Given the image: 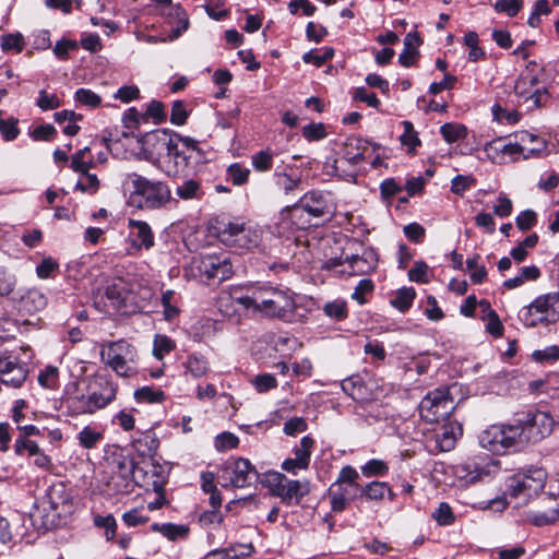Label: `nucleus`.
<instances>
[{
    "label": "nucleus",
    "mask_w": 559,
    "mask_h": 559,
    "mask_svg": "<svg viewBox=\"0 0 559 559\" xmlns=\"http://www.w3.org/2000/svg\"><path fill=\"white\" fill-rule=\"evenodd\" d=\"M334 50L332 48H325L322 53L316 50H310L302 56V60L306 63H312L317 67L323 66L326 61L332 59Z\"/></svg>",
    "instance_id": "56"
},
{
    "label": "nucleus",
    "mask_w": 559,
    "mask_h": 559,
    "mask_svg": "<svg viewBox=\"0 0 559 559\" xmlns=\"http://www.w3.org/2000/svg\"><path fill=\"white\" fill-rule=\"evenodd\" d=\"M28 373L27 365L21 361L14 352H3L0 355V381L7 386L17 389L25 382Z\"/></svg>",
    "instance_id": "14"
},
{
    "label": "nucleus",
    "mask_w": 559,
    "mask_h": 559,
    "mask_svg": "<svg viewBox=\"0 0 559 559\" xmlns=\"http://www.w3.org/2000/svg\"><path fill=\"white\" fill-rule=\"evenodd\" d=\"M462 433L459 425L443 426L441 431L436 435V441L441 451H450L454 448L457 436Z\"/></svg>",
    "instance_id": "30"
},
{
    "label": "nucleus",
    "mask_w": 559,
    "mask_h": 559,
    "mask_svg": "<svg viewBox=\"0 0 559 559\" xmlns=\"http://www.w3.org/2000/svg\"><path fill=\"white\" fill-rule=\"evenodd\" d=\"M358 478V473L352 466H345L341 469L337 483L342 488H347L349 491L353 488H358L356 480Z\"/></svg>",
    "instance_id": "55"
},
{
    "label": "nucleus",
    "mask_w": 559,
    "mask_h": 559,
    "mask_svg": "<svg viewBox=\"0 0 559 559\" xmlns=\"http://www.w3.org/2000/svg\"><path fill=\"white\" fill-rule=\"evenodd\" d=\"M261 230L248 223L229 222L219 229L218 236L226 246L236 249L251 250L261 241Z\"/></svg>",
    "instance_id": "11"
},
{
    "label": "nucleus",
    "mask_w": 559,
    "mask_h": 559,
    "mask_svg": "<svg viewBox=\"0 0 559 559\" xmlns=\"http://www.w3.org/2000/svg\"><path fill=\"white\" fill-rule=\"evenodd\" d=\"M138 352L126 340L102 344L100 359L119 377L129 378L138 373Z\"/></svg>",
    "instance_id": "3"
},
{
    "label": "nucleus",
    "mask_w": 559,
    "mask_h": 559,
    "mask_svg": "<svg viewBox=\"0 0 559 559\" xmlns=\"http://www.w3.org/2000/svg\"><path fill=\"white\" fill-rule=\"evenodd\" d=\"M104 438L103 432L97 430L94 427L85 426L79 433L78 440L81 447L84 449H93Z\"/></svg>",
    "instance_id": "38"
},
{
    "label": "nucleus",
    "mask_w": 559,
    "mask_h": 559,
    "mask_svg": "<svg viewBox=\"0 0 559 559\" xmlns=\"http://www.w3.org/2000/svg\"><path fill=\"white\" fill-rule=\"evenodd\" d=\"M1 49L4 52H21L24 49V38L21 33L7 34L1 37Z\"/></svg>",
    "instance_id": "46"
},
{
    "label": "nucleus",
    "mask_w": 559,
    "mask_h": 559,
    "mask_svg": "<svg viewBox=\"0 0 559 559\" xmlns=\"http://www.w3.org/2000/svg\"><path fill=\"white\" fill-rule=\"evenodd\" d=\"M498 437L502 454L508 450H520L525 445L520 421L514 425H498Z\"/></svg>",
    "instance_id": "21"
},
{
    "label": "nucleus",
    "mask_w": 559,
    "mask_h": 559,
    "mask_svg": "<svg viewBox=\"0 0 559 559\" xmlns=\"http://www.w3.org/2000/svg\"><path fill=\"white\" fill-rule=\"evenodd\" d=\"M121 190L130 206L155 211L165 209L173 200L167 182L152 180L136 173L126 174L121 181Z\"/></svg>",
    "instance_id": "2"
},
{
    "label": "nucleus",
    "mask_w": 559,
    "mask_h": 559,
    "mask_svg": "<svg viewBox=\"0 0 559 559\" xmlns=\"http://www.w3.org/2000/svg\"><path fill=\"white\" fill-rule=\"evenodd\" d=\"M304 213L312 217H322L330 213V206L326 198L322 192L309 191L298 203L292 207L285 209L281 215L284 219L289 218L298 228H305L309 222L298 223L296 219L300 218Z\"/></svg>",
    "instance_id": "12"
},
{
    "label": "nucleus",
    "mask_w": 559,
    "mask_h": 559,
    "mask_svg": "<svg viewBox=\"0 0 559 559\" xmlns=\"http://www.w3.org/2000/svg\"><path fill=\"white\" fill-rule=\"evenodd\" d=\"M176 194L181 200H193V199H201L203 195L201 185L199 181L194 179H188L185 180L181 185L177 186L176 188Z\"/></svg>",
    "instance_id": "36"
},
{
    "label": "nucleus",
    "mask_w": 559,
    "mask_h": 559,
    "mask_svg": "<svg viewBox=\"0 0 559 559\" xmlns=\"http://www.w3.org/2000/svg\"><path fill=\"white\" fill-rule=\"evenodd\" d=\"M352 273L356 275L368 274L377 267L378 254L372 248H367L361 254H353L347 258Z\"/></svg>",
    "instance_id": "24"
},
{
    "label": "nucleus",
    "mask_w": 559,
    "mask_h": 559,
    "mask_svg": "<svg viewBox=\"0 0 559 559\" xmlns=\"http://www.w3.org/2000/svg\"><path fill=\"white\" fill-rule=\"evenodd\" d=\"M38 383L45 389H56L59 383V370L55 366H46L38 374Z\"/></svg>",
    "instance_id": "45"
},
{
    "label": "nucleus",
    "mask_w": 559,
    "mask_h": 559,
    "mask_svg": "<svg viewBox=\"0 0 559 559\" xmlns=\"http://www.w3.org/2000/svg\"><path fill=\"white\" fill-rule=\"evenodd\" d=\"M386 491H389V485L383 481H371L361 488V496H365L370 501L382 500Z\"/></svg>",
    "instance_id": "42"
},
{
    "label": "nucleus",
    "mask_w": 559,
    "mask_h": 559,
    "mask_svg": "<svg viewBox=\"0 0 559 559\" xmlns=\"http://www.w3.org/2000/svg\"><path fill=\"white\" fill-rule=\"evenodd\" d=\"M176 347L175 342L167 335L156 334L153 342V355L156 359L163 360Z\"/></svg>",
    "instance_id": "41"
},
{
    "label": "nucleus",
    "mask_w": 559,
    "mask_h": 559,
    "mask_svg": "<svg viewBox=\"0 0 559 559\" xmlns=\"http://www.w3.org/2000/svg\"><path fill=\"white\" fill-rule=\"evenodd\" d=\"M75 100L90 108H96L102 103L100 96L88 88H79L75 92Z\"/></svg>",
    "instance_id": "53"
},
{
    "label": "nucleus",
    "mask_w": 559,
    "mask_h": 559,
    "mask_svg": "<svg viewBox=\"0 0 559 559\" xmlns=\"http://www.w3.org/2000/svg\"><path fill=\"white\" fill-rule=\"evenodd\" d=\"M64 404L69 414L73 416L94 414L88 394L86 395L80 392L78 383H73L72 386L67 390Z\"/></svg>",
    "instance_id": "20"
},
{
    "label": "nucleus",
    "mask_w": 559,
    "mask_h": 559,
    "mask_svg": "<svg viewBox=\"0 0 559 559\" xmlns=\"http://www.w3.org/2000/svg\"><path fill=\"white\" fill-rule=\"evenodd\" d=\"M551 506L546 511H530L527 514L528 521L535 526H545L555 523L559 520V507L552 497L546 498Z\"/></svg>",
    "instance_id": "28"
},
{
    "label": "nucleus",
    "mask_w": 559,
    "mask_h": 559,
    "mask_svg": "<svg viewBox=\"0 0 559 559\" xmlns=\"http://www.w3.org/2000/svg\"><path fill=\"white\" fill-rule=\"evenodd\" d=\"M17 122V119L12 117L8 119L0 118V133L5 141H13L20 134Z\"/></svg>",
    "instance_id": "54"
},
{
    "label": "nucleus",
    "mask_w": 559,
    "mask_h": 559,
    "mask_svg": "<svg viewBox=\"0 0 559 559\" xmlns=\"http://www.w3.org/2000/svg\"><path fill=\"white\" fill-rule=\"evenodd\" d=\"M128 228L130 230V237L133 238L132 245L134 248L138 250H150L154 247V234L146 222L129 218Z\"/></svg>",
    "instance_id": "18"
},
{
    "label": "nucleus",
    "mask_w": 559,
    "mask_h": 559,
    "mask_svg": "<svg viewBox=\"0 0 559 559\" xmlns=\"http://www.w3.org/2000/svg\"><path fill=\"white\" fill-rule=\"evenodd\" d=\"M17 304L20 311L34 313L47 306V297L38 288H28L21 294Z\"/></svg>",
    "instance_id": "25"
},
{
    "label": "nucleus",
    "mask_w": 559,
    "mask_h": 559,
    "mask_svg": "<svg viewBox=\"0 0 559 559\" xmlns=\"http://www.w3.org/2000/svg\"><path fill=\"white\" fill-rule=\"evenodd\" d=\"M148 520L147 515L142 514V508H134L122 514V521L129 527L145 524Z\"/></svg>",
    "instance_id": "62"
},
{
    "label": "nucleus",
    "mask_w": 559,
    "mask_h": 559,
    "mask_svg": "<svg viewBox=\"0 0 559 559\" xmlns=\"http://www.w3.org/2000/svg\"><path fill=\"white\" fill-rule=\"evenodd\" d=\"M198 270L201 275L207 280H217L223 282L233 274V266L226 257L204 255L198 263Z\"/></svg>",
    "instance_id": "16"
},
{
    "label": "nucleus",
    "mask_w": 559,
    "mask_h": 559,
    "mask_svg": "<svg viewBox=\"0 0 559 559\" xmlns=\"http://www.w3.org/2000/svg\"><path fill=\"white\" fill-rule=\"evenodd\" d=\"M239 444V438L231 432H223L215 438V448L217 451L236 449Z\"/></svg>",
    "instance_id": "61"
},
{
    "label": "nucleus",
    "mask_w": 559,
    "mask_h": 559,
    "mask_svg": "<svg viewBox=\"0 0 559 559\" xmlns=\"http://www.w3.org/2000/svg\"><path fill=\"white\" fill-rule=\"evenodd\" d=\"M151 530L153 532L160 533L169 540H177L178 538H183L188 535L189 532V528L187 526L174 523H153L151 525Z\"/></svg>",
    "instance_id": "32"
},
{
    "label": "nucleus",
    "mask_w": 559,
    "mask_h": 559,
    "mask_svg": "<svg viewBox=\"0 0 559 559\" xmlns=\"http://www.w3.org/2000/svg\"><path fill=\"white\" fill-rule=\"evenodd\" d=\"M412 40L413 36L408 33L404 38V50L399 56V62L406 68L413 66L418 56V51L413 47Z\"/></svg>",
    "instance_id": "47"
},
{
    "label": "nucleus",
    "mask_w": 559,
    "mask_h": 559,
    "mask_svg": "<svg viewBox=\"0 0 559 559\" xmlns=\"http://www.w3.org/2000/svg\"><path fill=\"white\" fill-rule=\"evenodd\" d=\"M273 152L270 150H262L252 155V166L257 171H269L273 166Z\"/></svg>",
    "instance_id": "44"
},
{
    "label": "nucleus",
    "mask_w": 559,
    "mask_h": 559,
    "mask_svg": "<svg viewBox=\"0 0 559 559\" xmlns=\"http://www.w3.org/2000/svg\"><path fill=\"white\" fill-rule=\"evenodd\" d=\"M81 174L84 176L85 181H78L75 185V189L90 194L96 193L99 189V180L97 176L94 174H90L88 170H86V173Z\"/></svg>",
    "instance_id": "58"
},
{
    "label": "nucleus",
    "mask_w": 559,
    "mask_h": 559,
    "mask_svg": "<svg viewBox=\"0 0 559 559\" xmlns=\"http://www.w3.org/2000/svg\"><path fill=\"white\" fill-rule=\"evenodd\" d=\"M186 373L194 379L205 377L211 371L209 359L200 353H191L183 362Z\"/></svg>",
    "instance_id": "27"
},
{
    "label": "nucleus",
    "mask_w": 559,
    "mask_h": 559,
    "mask_svg": "<svg viewBox=\"0 0 559 559\" xmlns=\"http://www.w3.org/2000/svg\"><path fill=\"white\" fill-rule=\"evenodd\" d=\"M249 175L250 170L238 163H234L227 168V176L235 186L245 185L249 179Z\"/></svg>",
    "instance_id": "48"
},
{
    "label": "nucleus",
    "mask_w": 559,
    "mask_h": 559,
    "mask_svg": "<svg viewBox=\"0 0 559 559\" xmlns=\"http://www.w3.org/2000/svg\"><path fill=\"white\" fill-rule=\"evenodd\" d=\"M47 502L51 511L58 516L71 511V496L62 483L53 484L47 491Z\"/></svg>",
    "instance_id": "19"
},
{
    "label": "nucleus",
    "mask_w": 559,
    "mask_h": 559,
    "mask_svg": "<svg viewBox=\"0 0 559 559\" xmlns=\"http://www.w3.org/2000/svg\"><path fill=\"white\" fill-rule=\"evenodd\" d=\"M342 390L357 402H364L368 399L367 386L359 376H352L341 383Z\"/></svg>",
    "instance_id": "29"
},
{
    "label": "nucleus",
    "mask_w": 559,
    "mask_h": 559,
    "mask_svg": "<svg viewBox=\"0 0 559 559\" xmlns=\"http://www.w3.org/2000/svg\"><path fill=\"white\" fill-rule=\"evenodd\" d=\"M389 471L385 462L381 460H370L362 467L361 472L365 476H384Z\"/></svg>",
    "instance_id": "59"
},
{
    "label": "nucleus",
    "mask_w": 559,
    "mask_h": 559,
    "mask_svg": "<svg viewBox=\"0 0 559 559\" xmlns=\"http://www.w3.org/2000/svg\"><path fill=\"white\" fill-rule=\"evenodd\" d=\"M520 425L523 435L522 439L526 445L528 443H538L550 436L556 421L549 413L537 411L528 414L526 420L520 421Z\"/></svg>",
    "instance_id": "13"
},
{
    "label": "nucleus",
    "mask_w": 559,
    "mask_h": 559,
    "mask_svg": "<svg viewBox=\"0 0 559 559\" xmlns=\"http://www.w3.org/2000/svg\"><path fill=\"white\" fill-rule=\"evenodd\" d=\"M532 357L538 362L556 361L559 359V347L552 345L545 349L534 350Z\"/></svg>",
    "instance_id": "64"
},
{
    "label": "nucleus",
    "mask_w": 559,
    "mask_h": 559,
    "mask_svg": "<svg viewBox=\"0 0 559 559\" xmlns=\"http://www.w3.org/2000/svg\"><path fill=\"white\" fill-rule=\"evenodd\" d=\"M542 72L543 68L536 61H530L514 84L515 95L530 104L528 109L539 108L548 98L546 88H535Z\"/></svg>",
    "instance_id": "8"
},
{
    "label": "nucleus",
    "mask_w": 559,
    "mask_h": 559,
    "mask_svg": "<svg viewBox=\"0 0 559 559\" xmlns=\"http://www.w3.org/2000/svg\"><path fill=\"white\" fill-rule=\"evenodd\" d=\"M180 135L168 130H156L146 133L139 143L141 144L140 158L160 167L165 157L169 156L174 143L179 142Z\"/></svg>",
    "instance_id": "9"
},
{
    "label": "nucleus",
    "mask_w": 559,
    "mask_h": 559,
    "mask_svg": "<svg viewBox=\"0 0 559 559\" xmlns=\"http://www.w3.org/2000/svg\"><path fill=\"white\" fill-rule=\"evenodd\" d=\"M117 390L118 386L112 381L103 380L99 382V390L88 394L93 412L95 413L110 404L116 399Z\"/></svg>",
    "instance_id": "23"
},
{
    "label": "nucleus",
    "mask_w": 559,
    "mask_h": 559,
    "mask_svg": "<svg viewBox=\"0 0 559 559\" xmlns=\"http://www.w3.org/2000/svg\"><path fill=\"white\" fill-rule=\"evenodd\" d=\"M275 177H277V185L286 194L298 189L301 183V179L299 177L294 178L286 173L276 171Z\"/></svg>",
    "instance_id": "63"
},
{
    "label": "nucleus",
    "mask_w": 559,
    "mask_h": 559,
    "mask_svg": "<svg viewBox=\"0 0 559 559\" xmlns=\"http://www.w3.org/2000/svg\"><path fill=\"white\" fill-rule=\"evenodd\" d=\"M415 297L416 292L413 287H403L396 292L390 304L401 312H405L412 307Z\"/></svg>",
    "instance_id": "35"
},
{
    "label": "nucleus",
    "mask_w": 559,
    "mask_h": 559,
    "mask_svg": "<svg viewBox=\"0 0 559 559\" xmlns=\"http://www.w3.org/2000/svg\"><path fill=\"white\" fill-rule=\"evenodd\" d=\"M264 485L269 488L272 496L280 498L286 506H298L311 490L308 479H289L280 472L267 473Z\"/></svg>",
    "instance_id": "6"
},
{
    "label": "nucleus",
    "mask_w": 559,
    "mask_h": 559,
    "mask_svg": "<svg viewBox=\"0 0 559 559\" xmlns=\"http://www.w3.org/2000/svg\"><path fill=\"white\" fill-rule=\"evenodd\" d=\"M519 320L526 328L548 326L559 321V293L550 292L536 297L520 309Z\"/></svg>",
    "instance_id": "4"
},
{
    "label": "nucleus",
    "mask_w": 559,
    "mask_h": 559,
    "mask_svg": "<svg viewBox=\"0 0 559 559\" xmlns=\"http://www.w3.org/2000/svg\"><path fill=\"white\" fill-rule=\"evenodd\" d=\"M228 301L262 317L282 320H290L296 308L289 289L270 285L250 287L246 290L240 287L233 288L228 295H221L219 307L226 306Z\"/></svg>",
    "instance_id": "1"
},
{
    "label": "nucleus",
    "mask_w": 559,
    "mask_h": 559,
    "mask_svg": "<svg viewBox=\"0 0 559 559\" xmlns=\"http://www.w3.org/2000/svg\"><path fill=\"white\" fill-rule=\"evenodd\" d=\"M440 133L445 142L455 143L466 136L467 129L463 124L449 122L441 126Z\"/></svg>",
    "instance_id": "40"
},
{
    "label": "nucleus",
    "mask_w": 559,
    "mask_h": 559,
    "mask_svg": "<svg viewBox=\"0 0 559 559\" xmlns=\"http://www.w3.org/2000/svg\"><path fill=\"white\" fill-rule=\"evenodd\" d=\"M251 384L259 393H265L277 386L276 378L271 373H261L251 380Z\"/></svg>",
    "instance_id": "49"
},
{
    "label": "nucleus",
    "mask_w": 559,
    "mask_h": 559,
    "mask_svg": "<svg viewBox=\"0 0 559 559\" xmlns=\"http://www.w3.org/2000/svg\"><path fill=\"white\" fill-rule=\"evenodd\" d=\"M498 471V461L488 460L486 462H477L475 460H468L454 467V475L462 486H468L496 474Z\"/></svg>",
    "instance_id": "15"
},
{
    "label": "nucleus",
    "mask_w": 559,
    "mask_h": 559,
    "mask_svg": "<svg viewBox=\"0 0 559 559\" xmlns=\"http://www.w3.org/2000/svg\"><path fill=\"white\" fill-rule=\"evenodd\" d=\"M523 5V0H498L493 4L495 11L506 13L508 16H515Z\"/></svg>",
    "instance_id": "52"
},
{
    "label": "nucleus",
    "mask_w": 559,
    "mask_h": 559,
    "mask_svg": "<svg viewBox=\"0 0 559 559\" xmlns=\"http://www.w3.org/2000/svg\"><path fill=\"white\" fill-rule=\"evenodd\" d=\"M134 399L138 403L155 404L163 403L166 394L160 389L145 385L134 391Z\"/></svg>",
    "instance_id": "33"
},
{
    "label": "nucleus",
    "mask_w": 559,
    "mask_h": 559,
    "mask_svg": "<svg viewBox=\"0 0 559 559\" xmlns=\"http://www.w3.org/2000/svg\"><path fill=\"white\" fill-rule=\"evenodd\" d=\"M498 437L502 454L508 450H520L525 445L520 421L514 425H498Z\"/></svg>",
    "instance_id": "22"
},
{
    "label": "nucleus",
    "mask_w": 559,
    "mask_h": 559,
    "mask_svg": "<svg viewBox=\"0 0 559 559\" xmlns=\"http://www.w3.org/2000/svg\"><path fill=\"white\" fill-rule=\"evenodd\" d=\"M547 473L543 468H528L518 472L508 479L507 493L520 503H527L545 487Z\"/></svg>",
    "instance_id": "7"
},
{
    "label": "nucleus",
    "mask_w": 559,
    "mask_h": 559,
    "mask_svg": "<svg viewBox=\"0 0 559 559\" xmlns=\"http://www.w3.org/2000/svg\"><path fill=\"white\" fill-rule=\"evenodd\" d=\"M179 142L174 143L173 150H169V156L165 157L160 169L168 176H177L182 173L188 165V156L185 151L179 150Z\"/></svg>",
    "instance_id": "26"
},
{
    "label": "nucleus",
    "mask_w": 559,
    "mask_h": 559,
    "mask_svg": "<svg viewBox=\"0 0 559 559\" xmlns=\"http://www.w3.org/2000/svg\"><path fill=\"white\" fill-rule=\"evenodd\" d=\"M431 516L440 526H449L455 522L452 508L447 502L439 503Z\"/></svg>",
    "instance_id": "43"
},
{
    "label": "nucleus",
    "mask_w": 559,
    "mask_h": 559,
    "mask_svg": "<svg viewBox=\"0 0 559 559\" xmlns=\"http://www.w3.org/2000/svg\"><path fill=\"white\" fill-rule=\"evenodd\" d=\"M331 508L334 512H342L345 510L347 501L349 500L350 491L347 488L338 487V490H331Z\"/></svg>",
    "instance_id": "51"
},
{
    "label": "nucleus",
    "mask_w": 559,
    "mask_h": 559,
    "mask_svg": "<svg viewBox=\"0 0 559 559\" xmlns=\"http://www.w3.org/2000/svg\"><path fill=\"white\" fill-rule=\"evenodd\" d=\"M313 447V438L310 436H305L301 438L299 444L293 448L292 452L297 461H302L304 463L310 465Z\"/></svg>",
    "instance_id": "39"
},
{
    "label": "nucleus",
    "mask_w": 559,
    "mask_h": 559,
    "mask_svg": "<svg viewBox=\"0 0 559 559\" xmlns=\"http://www.w3.org/2000/svg\"><path fill=\"white\" fill-rule=\"evenodd\" d=\"M226 471H230V483L234 487L245 488L258 478V472L248 459L238 457Z\"/></svg>",
    "instance_id": "17"
},
{
    "label": "nucleus",
    "mask_w": 559,
    "mask_h": 559,
    "mask_svg": "<svg viewBox=\"0 0 559 559\" xmlns=\"http://www.w3.org/2000/svg\"><path fill=\"white\" fill-rule=\"evenodd\" d=\"M36 105L41 110H52L60 107L61 103L56 94H49L46 90H40Z\"/></svg>",
    "instance_id": "60"
},
{
    "label": "nucleus",
    "mask_w": 559,
    "mask_h": 559,
    "mask_svg": "<svg viewBox=\"0 0 559 559\" xmlns=\"http://www.w3.org/2000/svg\"><path fill=\"white\" fill-rule=\"evenodd\" d=\"M127 290L121 282L108 285L105 290L106 298L110 301V306L116 310H120L124 305Z\"/></svg>",
    "instance_id": "37"
},
{
    "label": "nucleus",
    "mask_w": 559,
    "mask_h": 559,
    "mask_svg": "<svg viewBox=\"0 0 559 559\" xmlns=\"http://www.w3.org/2000/svg\"><path fill=\"white\" fill-rule=\"evenodd\" d=\"M403 133L400 136V141L402 145L407 146L409 150H414L417 145L420 144V141L417 136L416 131L414 130V126L411 121H403Z\"/></svg>",
    "instance_id": "50"
},
{
    "label": "nucleus",
    "mask_w": 559,
    "mask_h": 559,
    "mask_svg": "<svg viewBox=\"0 0 559 559\" xmlns=\"http://www.w3.org/2000/svg\"><path fill=\"white\" fill-rule=\"evenodd\" d=\"M545 148V142L537 135L523 132L521 143H502L501 140H495L485 146L487 157L496 164H504L506 156H514L519 154L537 155Z\"/></svg>",
    "instance_id": "5"
},
{
    "label": "nucleus",
    "mask_w": 559,
    "mask_h": 559,
    "mask_svg": "<svg viewBox=\"0 0 559 559\" xmlns=\"http://www.w3.org/2000/svg\"><path fill=\"white\" fill-rule=\"evenodd\" d=\"M479 444L496 454H502V445H500L498 437V425H491L485 429L478 437Z\"/></svg>",
    "instance_id": "31"
},
{
    "label": "nucleus",
    "mask_w": 559,
    "mask_h": 559,
    "mask_svg": "<svg viewBox=\"0 0 559 559\" xmlns=\"http://www.w3.org/2000/svg\"><path fill=\"white\" fill-rule=\"evenodd\" d=\"M455 405L447 386L428 392L419 403V415L427 423H439L447 419Z\"/></svg>",
    "instance_id": "10"
},
{
    "label": "nucleus",
    "mask_w": 559,
    "mask_h": 559,
    "mask_svg": "<svg viewBox=\"0 0 559 559\" xmlns=\"http://www.w3.org/2000/svg\"><path fill=\"white\" fill-rule=\"evenodd\" d=\"M159 445L158 439L151 432L143 433L133 441L134 449L142 456H152L155 454Z\"/></svg>",
    "instance_id": "34"
},
{
    "label": "nucleus",
    "mask_w": 559,
    "mask_h": 559,
    "mask_svg": "<svg viewBox=\"0 0 559 559\" xmlns=\"http://www.w3.org/2000/svg\"><path fill=\"white\" fill-rule=\"evenodd\" d=\"M175 292L168 289L162 294L160 302L164 308V317L166 320H173L179 313V309L173 305Z\"/></svg>",
    "instance_id": "57"
}]
</instances>
